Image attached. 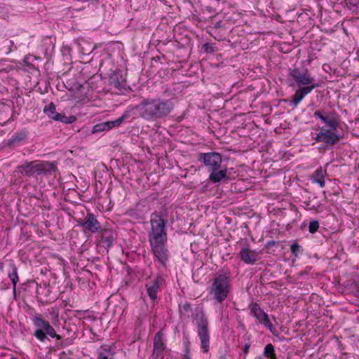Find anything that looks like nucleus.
<instances>
[{
    "label": "nucleus",
    "mask_w": 359,
    "mask_h": 359,
    "mask_svg": "<svg viewBox=\"0 0 359 359\" xmlns=\"http://www.w3.org/2000/svg\"><path fill=\"white\" fill-rule=\"evenodd\" d=\"M166 220L158 213L153 212L150 216L151 230L148 232V240L151 251L158 261L165 266L168 260L169 251L166 248L168 235Z\"/></svg>",
    "instance_id": "nucleus-1"
},
{
    "label": "nucleus",
    "mask_w": 359,
    "mask_h": 359,
    "mask_svg": "<svg viewBox=\"0 0 359 359\" xmlns=\"http://www.w3.org/2000/svg\"><path fill=\"white\" fill-rule=\"evenodd\" d=\"M287 83L290 87L298 86L292 99L289 100L290 105L294 107H297L307 95L320 86L308 69L302 71L297 67L290 69Z\"/></svg>",
    "instance_id": "nucleus-2"
},
{
    "label": "nucleus",
    "mask_w": 359,
    "mask_h": 359,
    "mask_svg": "<svg viewBox=\"0 0 359 359\" xmlns=\"http://www.w3.org/2000/svg\"><path fill=\"white\" fill-rule=\"evenodd\" d=\"M174 107L172 99L148 97L143 99L134 109L141 118L147 121H156L168 116Z\"/></svg>",
    "instance_id": "nucleus-3"
},
{
    "label": "nucleus",
    "mask_w": 359,
    "mask_h": 359,
    "mask_svg": "<svg viewBox=\"0 0 359 359\" xmlns=\"http://www.w3.org/2000/svg\"><path fill=\"white\" fill-rule=\"evenodd\" d=\"M231 280L229 274H218L212 279L208 293L211 299L218 304H222L231 293Z\"/></svg>",
    "instance_id": "nucleus-4"
},
{
    "label": "nucleus",
    "mask_w": 359,
    "mask_h": 359,
    "mask_svg": "<svg viewBox=\"0 0 359 359\" xmlns=\"http://www.w3.org/2000/svg\"><path fill=\"white\" fill-rule=\"evenodd\" d=\"M16 170L18 173L26 177H31L34 175L48 176L57 170V163L55 162L33 161L17 166Z\"/></svg>",
    "instance_id": "nucleus-5"
},
{
    "label": "nucleus",
    "mask_w": 359,
    "mask_h": 359,
    "mask_svg": "<svg viewBox=\"0 0 359 359\" xmlns=\"http://www.w3.org/2000/svg\"><path fill=\"white\" fill-rule=\"evenodd\" d=\"M197 333L201 341V348L203 353H208L210 348V332L208 320L204 312L201 311L195 316Z\"/></svg>",
    "instance_id": "nucleus-6"
},
{
    "label": "nucleus",
    "mask_w": 359,
    "mask_h": 359,
    "mask_svg": "<svg viewBox=\"0 0 359 359\" xmlns=\"http://www.w3.org/2000/svg\"><path fill=\"white\" fill-rule=\"evenodd\" d=\"M33 323L37 327L34 333V336L39 341H44L47 339V335L52 338L61 339V336L56 333L49 322L45 320L39 315L33 318Z\"/></svg>",
    "instance_id": "nucleus-7"
},
{
    "label": "nucleus",
    "mask_w": 359,
    "mask_h": 359,
    "mask_svg": "<svg viewBox=\"0 0 359 359\" xmlns=\"http://www.w3.org/2000/svg\"><path fill=\"white\" fill-rule=\"evenodd\" d=\"M250 313L257 320L259 324L269 329L271 333L276 332V328L271 322L269 315L264 311L257 303H252L250 306Z\"/></svg>",
    "instance_id": "nucleus-8"
},
{
    "label": "nucleus",
    "mask_w": 359,
    "mask_h": 359,
    "mask_svg": "<svg viewBox=\"0 0 359 359\" xmlns=\"http://www.w3.org/2000/svg\"><path fill=\"white\" fill-rule=\"evenodd\" d=\"M199 160L208 168V170L215 171L221 168L222 160L219 153L211 151L208 153H201Z\"/></svg>",
    "instance_id": "nucleus-9"
},
{
    "label": "nucleus",
    "mask_w": 359,
    "mask_h": 359,
    "mask_svg": "<svg viewBox=\"0 0 359 359\" xmlns=\"http://www.w3.org/2000/svg\"><path fill=\"white\" fill-rule=\"evenodd\" d=\"M116 233L112 229H102L99 232L98 245L108 250L116 241Z\"/></svg>",
    "instance_id": "nucleus-10"
},
{
    "label": "nucleus",
    "mask_w": 359,
    "mask_h": 359,
    "mask_svg": "<svg viewBox=\"0 0 359 359\" xmlns=\"http://www.w3.org/2000/svg\"><path fill=\"white\" fill-rule=\"evenodd\" d=\"M164 283V279L161 276H156L150 278L146 283L147 294L151 300H156L158 297V293L161 291V287Z\"/></svg>",
    "instance_id": "nucleus-11"
},
{
    "label": "nucleus",
    "mask_w": 359,
    "mask_h": 359,
    "mask_svg": "<svg viewBox=\"0 0 359 359\" xmlns=\"http://www.w3.org/2000/svg\"><path fill=\"white\" fill-rule=\"evenodd\" d=\"M334 130H335L332 129H322L321 131L317 134L315 140L317 142H322L327 144H334L341 138V136L337 135Z\"/></svg>",
    "instance_id": "nucleus-12"
},
{
    "label": "nucleus",
    "mask_w": 359,
    "mask_h": 359,
    "mask_svg": "<svg viewBox=\"0 0 359 359\" xmlns=\"http://www.w3.org/2000/svg\"><path fill=\"white\" fill-rule=\"evenodd\" d=\"M165 349V344L164 343L163 334L162 332H158L154 339V349L152 357L154 359L162 358L163 353Z\"/></svg>",
    "instance_id": "nucleus-13"
},
{
    "label": "nucleus",
    "mask_w": 359,
    "mask_h": 359,
    "mask_svg": "<svg viewBox=\"0 0 359 359\" xmlns=\"http://www.w3.org/2000/svg\"><path fill=\"white\" fill-rule=\"evenodd\" d=\"M80 226L84 227L86 229L93 233L100 232L101 230V225L100 222L91 212L87 213L84 222L80 223Z\"/></svg>",
    "instance_id": "nucleus-14"
},
{
    "label": "nucleus",
    "mask_w": 359,
    "mask_h": 359,
    "mask_svg": "<svg viewBox=\"0 0 359 359\" xmlns=\"http://www.w3.org/2000/svg\"><path fill=\"white\" fill-rule=\"evenodd\" d=\"M241 259L245 264H253L259 258L258 252L248 248H243L239 252Z\"/></svg>",
    "instance_id": "nucleus-15"
},
{
    "label": "nucleus",
    "mask_w": 359,
    "mask_h": 359,
    "mask_svg": "<svg viewBox=\"0 0 359 359\" xmlns=\"http://www.w3.org/2000/svg\"><path fill=\"white\" fill-rule=\"evenodd\" d=\"M210 174L209 175L208 180L213 183L220 182L222 180H228L229 179V177L227 176L226 168L222 170H215V171L210 170Z\"/></svg>",
    "instance_id": "nucleus-16"
},
{
    "label": "nucleus",
    "mask_w": 359,
    "mask_h": 359,
    "mask_svg": "<svg viewBox=\"0 0 359 359\" xmlns=\"http://www.w3.org/2000/svg\"><path fill=\"white\" fill-rule=\"evenodd\" d=\"M109 84L116 89L121 90L125 89V81L122 76L118 73L113 72L109 77Z\"/></svg>",
    "instance_id": "nucleus-17"
},
{
    "label": "nucleus",
    "mask_w": 359,
    "mask_h": 359,
    "mask_svg": "<svg viewBox=\"0 0 359 359\" xmlns=\"http://www.w3.org/2000/svg\"><path fill=\"white\" fill-rule=\"evenodd\" d=\"M314 116L320 118L323 123L332 130H337L339 123L335 118H330L327 116H324L320 111H316L314 112Z\"/></svg>",
    "instance_id": "nucleus-18"
},
{
    "label": "nucleus",
    "mask_w": 359,
    "mask_h": 359,
    "mask_svg": "<svg viewBox=\"0 0 359 359\" xmlns=\"http://www.w3.org/2000/svg\"><path fill=\"white\" fill-rule=\"evenodd\" d=\"M325 171L321 168L317 169L311 177L312 182L318 184L321 188H323L325 185Z\"/></svg>",
    "instance_id": "nucleus-19"
},
{
    "label": "nucleus",
    "mask_w": 359,
    "mask_h": 359,
    "mask_svg": "<svg viewBox=\"0 0 359 359\" xmlns=\"http://www.w3.org/2000/svg\"><path fill=\"white\" fill-rule=\"evenodd\" d=\"M11 266L12 271H11V272L8 273V277L11 279L12 285H13V292H15L17 284L19 281V277L18 275V268L13 263H11Z\"/></svg>",
    "instance_id": "nucleus-20"
},
{
    "label": "nucleus",
    "mask_w": 359,
    "mask_h": 359,
    "mask_svg": "<svg viewBox=\"0 0 359 359\" xmlns=\"http://www.w3.org/2000/svg\"><path fill=\"white\" fill-rule=\"evenodd\" d=\"M26 137L27 134L25 133H16L8 140V144L9 146H15L17 144L24 140Z\"/></svg>",
    "instance_id": "nucleus-21"
},
{
    "label": "nucleus",
    "mask_w": 359,
    "mask_h": 359,
    "mask_svg": "<svg viewBox=\"0 0 359 359\" xmlns=\"http://www.w3.org/2000/svg\"><path fill=\"white\" fill-rule=\"evenodd\" d=\"M76 118L74 116H67L64 114L58 113L55 115V118L54 120L63 123H72L76 121Z\"/></svg>",
    "instance_id": "nucleus-22"
},
{
    "label": "nucleus",
    "mask_w": 359,
    "mask_h": 359,
    "mask_svg": "<svg viewBox=\"0 0 359 359\" xmlns=\"http://www.w3.org/2000/svg\"><path fill=\"white\" fill-rule=\"evenodd\" d=\"M43 112L46 114V115L50 118L53 120L55 118V115L58 114L56 111L55 106L53 102H50L49 104L45 106Z\"/></svg>",
    "instance_id": "nucleus-23"
},
{
    "label": "nucleus",
    "mask_w": 359,
    "mask_h": 359,
    "mask_svg": "<svg viewBox=\"0 0 359 359\" xmlns=\"http://www.w3.org/2000/svg\"><path fill=\"white\" fill-rule=\"evenodd\" d=\"M264 355L270 359H276L274 347L271 344H268L264 348Z\"/></svg>",
    "instance_id": "nucleus-24"
},
{
    "label": "nucleus",
    "mask_w": 359,
    "mask_h": 359,
    "mask_svg": "<svg viewBox=\"0 0 359 359\" xmlns=\"http://www.w3.org/2000/svg\"><path fill=\"white\" fill-rule=\"evenodd\" d=\"M191 311L192 309L189 302H185L184 304L180 306V312L182 316H189Z\"/></svg>",
    "instance_id": "nucleus-25"
},
{
    "label": "nucleus",
    "mask_w": 359,
    "mask_h": 359,
    "mask_svg": "<svg viewBox=\"0 0 359 359\" xmlns=\"http://www.w3.org/2000/svg\"><path fill=\"white\" fill-rule=\"evenodd\" d=\"M108 130V128L107 127V125L105 122L96 124L93 128V133H96L98 132H102V131H107Z\"/></svg>",
    "instance_id": "nucleus-26"
},
{
    "label": "nucleus",
    "mask_w": 359,
    "mask_h": 359,
    "mask_svg": "<svg viewBox=\"0 0 359 359\" xmlns=\"http://www.w3.org/2000/svg\"><path fill=\"white\" fill-rule=\"evenodd\" d=\"M114 353L109 349H105L104 352L99 353L98 359H113Z\"/></svg>",
    "instance_id": "nucleus-27"
},
{
    "label": "nucleus",
    "mask_w": 359,
    "mask_h": 359,
    "mask_svg": "<svg viewBox=\"0 0 359 359\" xmlns=\"http://www.w3.org/2000/svg\"><path fill=\"white\" fill-rule=\"evenodd\" d=\"M319 222L317 220H313L310 222L309 226V231L311 233H316L319 229Z\"/></svg>",
    "instance_id": "nucleus-28"
},
{
    "label": "nucleus",
    "mask_w": 359,
    "mask_h": 359,
    "mask_svg": "<svg viewBox=\"0 0 359 359\" xmlns=\"http://www.w3.org/2000/svg\"><path fill=\"white\" fill-rule=\"evenodd\" d=\"M290 250H291L292 253L296 257H297L300 252L301 246L297 242H294L291 245Z\"/></svg>",
    "instance_id": "nucleus-29"
},
{
    "label": "nucleus",
    "mask_w": 359,
    "mask_h": 359,
    "mask_svg": "<svg viewBox=\"0 0 359 359\" xmlns=\"http://www.w3.org/2000/svg\"><path fill=\"white\" fill-rule=\"evenodd\" d=\"M128 117V115L127 114H123L121 117H119L118 118L116 119V120H114V122H115V125L116 126H120L123 122V121Z\"/></svg>",
    "instance_id": "nucleus-30"
},
{
    "label": "nucleus",
    "mask_w": 359,
    "mask_h": 359,
    "mask_svg": "<svg viewBox=\"0 0 359 359\" xmlns=\"http://www.w3.org/2000/svg\"><path fill=\"white\" fill-rule=\"evenodd\" d=\"M105 123L107 125V127L108 128V130L114 127H116L114 121H107L105 122Z\"/></svg>",
    "instance_id": "nucleus-31"
},
{
    "label": "nucleus",
    "mask_w": 359,
    "mask_h": 359,
    "mask_svg": "<svg viewBox=\"0 0 359 359\" xmlns=\"http://www.w3.org/2000/svg\"><path fill=\"white\" fill-rule=\"evenodd\" d=\"M250 347V344L249 343L245 344L243 347V351L245 354H248L249 352V348Z\"/></svg>",
    "instance_id": "nucleus-32"
},
{
    "label": "nucleus",
    "mask_w": 359,
    "mask_h": 359,
    "mask_svg": "<svg viewBox=\"0 0 359 359\" xmlns=\"http://www.w3.org/2000/svg\"><path fill=\"white\" fill-rule=\"evenodd\" d=\"M203 48L207 53H211L213 51L212 48L208 43L204 44Z\"/></svg>",
    "instance_id": "nucleus-33"
},
{
    "label": "nucleus",
    "mask_w": 359,
    "mask_h": 359,
    "mask_svg": "<svg viewBox=\"0 0 359 359\" xmlns=\"http://www.w3.org/2000/svg\"><path fill=\"white\" fill-rule=\"evenodd\" d=\"M184 345H185V347H189L190 346V343L189 341H187L184 342Z\"/></svg>",
    "instance_id": "nucleus-34"
},
{
    "label": "nucleus",
    "mask_w": 359,
    "mask_h": 359,
    "mask_svg": "<svg viewBox=\"0 0 359 359\" xmlns=\"http://www.w3.org/2000/svg\"><path fill=\"white\" fill-rule=\"evenodd\" d=\"M4 263L0 262V271H2L4 269Z\"/></svg>",
    "instance_id": "nucleus-35"
},
{
    "label": "nucleus",
    "mask_w": 359,
    "mask_h": 359,
    "mask_svg": "<svg viewBox=\"0 0 359 359\" xmlns=\"http://www.w3.org/2000/svg\"><path fill=\"white\" fill-rule=\"evenodd\" d=\"M183 359H191V358L189 356H188L187 355H184Z\"/></svg>",
    "instance_id": "nucleus-36"
},
{
    "label": "nucleus",
    "mask_w": 359,
    "mask_h": 359,
    "mask_svg": "<svg viewBox=\"0 0 359 359\" xmlns=\"http://www.w3.org/2000/svg\"><path fill=\"white\" fill-rule=\"evenodd\" d=\"M53 313H55V317L57 318V312H56L55 311H53Z\"/></svg>",
    "instance_id": "nucleus-37"
},
{
    "label": "nucleus",
    "mask_w": 359,
    "mask_h": 359,
    "mask_svg": "<svg viewBox=\"0 0 359 359\" xmlns=\"http://www.w3.org/2000/svg\"><path fill=\"white\" fill-rule=\"evenodd\" d=\"M11 359H18V358H15V357H13V358H11Z\"/></svg>",
    "instance_id": "nucleus-38"
},
{
    "label": "nucleus",
    "mask_w": 359,
    "mask_h": 359,
    "mask_svg": "<svg viewBox=\"0 0 359 359\" xmlns=\"http://www.w3.org/2000/svg\"><path fill=\"white\" fill-rule=\"evenodd\" d=\"M358 296L359 297V290L358 291Z\"/></svg>",
    "instance_id": "nucleus-39"
}]
</instances>
